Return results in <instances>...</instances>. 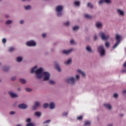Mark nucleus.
<instances>
[{
  "label": "nucleus",
  "instance_id": "f257e3e1",
  "mask_svg": "<svg viewBox=\"0 0 126 126\" xmlns=\"http://www.w3.org/2000/svg\"><path fill=\"white\" fill-rule=\"evenodd\" d=\"M34 72L37 78H42L43 76V80L44 81H48L50 79V73L48 72H43V69L42 68H38Z\"/></svg>",
  "mask_w": 126,
  "mask_h": 126
},
{
  "label": "nucleus",
  "instance_id": "f03ea898",
  "mask_svg": "<svg viewBox=\"0 0 126 126\" xmlns=\"http://www.w3.org/2000/svg\"><path fill=\"white\" fill-rule=\"evenodd\" d=\"M63 6L59 5L57 6L56 8V12H57L58 16H62V11H63Z\"/></svg>",
  "mask_w": 126,
  "mask_h": 126
},
{
  "label": "nucleus",
  "instance_id": "7ed1b4c3",
  "mask_svg": "<svg viewBox=\"0 0 126 126\" xmlns=\"http://www.w3.org/2000/svg\"><path fill=\"white\" fill-rule=\"evenodd\" d=\"M97 50L100 56H105L106 52L105 51V49H104V47L103 46H99L97 48Z\"/></svg>",
  "mask_w": 126,
  "mask_h": 126
},
{
  "label": "nucleus",
  "instance_id": "20e7f679",
  "mask_svg": "<svg viewBox=\"0 0 126 126\" xmlns=\"http://www.w3.org/2000/svg\"><path fill=\"white\" fill-rule=\"evenodd\" d=\"M116 39L117 42L113 46V49H116V48H117V47L119 46V44H120V43L121 42V36H120L119 34L116 35Z\"/></svg>",
  "mask_w": 126,
  "mask_h": 126
},
{
  "label": "nucleus",
  "instance_id": "39448f33",
  "mask_svg": "<svg viewBox=\"0 0 126 126\" xmlns=\"http://www.w3.org/2000/svg\"><path fill=\"white\" fill-rule=\"evenodd\" d=\"M99 36H100L101 39L103 40H108V38L110 37L109 35H105L104 32H100L99 33Z\"/></svg>",
  "mask_w": 126,
  "mask_h": 126
},
{
  "label": "nucleus",
  "instance_id": "423d86ee",
  "mask_svg": "<svg viewBox=\"0 0 126 126\" xmlns=\"http://www.w3.org/2000/svg\"><path fill=\"white\" fill-rule=\"evenodd\" d=\"M27 46L28 47H33L36 45V42H34V41L31 40L26 42Z\"/></svg>",
  "mask_w": 126,
  "mask_h": 126
},
{
  "label": "nucleus",
  "instance_id": "0eeeda50",
  "mask_svg": "<svg viewBox=\"0 0 126 126\" xmlns=\"http://www.w3.org/2000/svg\"><path fill=\"white\" fill-rule=\"evenodd\" d=\"M67 82L70 84H74V82H75V79L73 77L69 78L67 80Z\"/></svg>",
  "mask_w": 126,
  "mask_h": 126
},
{
  "label": "nucleus",
  "instance_id": "6e6552de",
  "mask_svg": "<svg viewBox=\"0 0 126 126\" xmlns=\"http://www.w3.org/2000/svg\"><path fill=\"white\" fill-rule=\"evenodd\" d=\"M40 106V103L38 101H35L34 103V105H33L32 107V110H36L37 107Z\"/></svg>",
  "mask_w": 126,
  "mask_h": 126
},
{
  "label": "nucleus",
  "instance_id": "1a4fd4ad",
  "mask_svg": "<svg viewBox=\"0 0 126 126\" xmlns=\"http://www.w3.org/2000/svg\"><path fill=\"white\" fill-rule=\"evenodd\" d=\"M18 108H19V109H26L27 108V105L25 104H21L18 105Z\"/></svg>",
  "mask_w": 126,
  "mask_h": 126
},
{
  "label": "nucleus",
  "instance_id": "9d476101",
  "mask_svg": "<svg viewBox=\"0 0 126 126\" xmlns=\"http://www.w3.org/2000/svg\"><path fill=\"white\" fill-rule=\"evenodd\" d=\"M103 2H106V3H111V0H100L99 1V4H101Z\"/></svg>",
  "mask_w": 126,
  "mask_h": 126
},
{
  "label": "nucleus",
  "instance_id": "9b49d317",
  "mask_svg": "<svg viewBox=\"0 0 126 126\" xmlns=\"http://www.w3.org/2000/svg\"><path fill=\"white\" fill-rule=\"evenodd\" d=\"M8 93L11 96V98H16V97H17V94L12 93V92H9Z\"/></svg>",
  "mask_w": 126,
  "mask_h": 126
},
{
  "label": "nucleus",
  "instance_id": "f8f14e48",
  "mask_svg": "<svg viewBox=\"0 0 126 126\" xmlns=\"http://www.w3.org/2000/svg\"><path fill=\"white\" fill-rule=\"evenodd\" d=\"M55 68L59 71V72L62 71V69H61V67H60V65L58 63H55Z\"/></svg>",
  "mask_w": 126,
  "mask_h": 126
},
{
  "label": "nucleus",
  "instance_id": "ddd939ff",
  "mask_svg": "<svg viewBox=\"0 0 126 126\" xmlns=\"http://www.w3.org/2000/svg\"><path fill=\"white\" fill-rule=\"evenodd\" d=\"M73 49H71L68 50H63V54H65L66 55H68V54H70L71 52H72Z\"/></svg>",
  "mask_w": 126,
  "mask_h": 126
},
{
  "label": "nucleus",
  "instance_id": "4468645a",
  "mask_svg": "<svg viewBox=\"0 0 126 126\" xmlns=\"http://www.w3.org/2000/svg\"><path fill=\"white\" fill-rule=\"evenodd\" d=\"M55 106L56 105L55 103L53 102H51L49 105V107L50 109H54Z\"/></svg>",
  "mask_w": 126,
  "mask_h": 126
},
{
  "label": "nucleus",
  "instance_id": "2eb2a0df",
  "mask_svg": "<svg viewBox=\"0 0 126 126\" xmlns=\"http://www.w3.org/2000/svg\"><path fill=\"white\" fill-rule=\"evenodd\" d=\"M104 106L107 109H109V110H111V109H112V106H111L109 103H105Z\"/></svg>",
  "mask_w": 126,
  "mask_h": 126
},
{
  "label": "nucleus",
  "instance_id": "dca6fc26",
  "mask_svg": "<svg viewBox=\"0 0 126 126\" xmlns=\"http://www.w3.org/2000/svg\"><path fill=\"white\" fill-rule=\"evenodd\" d=\"M42 114L41 113V112H34V115L36 116V117H41Z\"/></svg>",
  "mask_w": 126,
  "mask_h": 126
},
{
  "label": "nucleus",
  "instance_id": "f3484780",
  "mask_svg": "<svg viewBox=\"0 0 126 126\" xmlns=\"http://www.w3.org/2000/svg\"><path fill=\"white\" fill-rule=\"evenodd\" d=\"M117 11L120 15H124V14H125V13L124 12V11H123V10L118 9Z\"/></svg>",
  "mask_w": 126,
  "mask_h": 126
},
{
  "label": "nucleus",
  "instance_id": "a211bd4d",
  "mask_svg": "<svg viewBox=\"0 0 126 126\" xmlns=\"http://www.w3.org/2000/svg\"><path fill=\"white\" fill-rule=\"evenodd\" d=\"M36 68H37V66H34L33 67H32L31 69V73H34V72H35V69H36Z\"/></svg>",
  "mask_w": 126,
  "mask_h": 126
},
{
  "label": "nucleus",
  "instance_id": "6ab92c4d",
  "mask_svg": "<svg viewBox=\"0 0 126 126\" xmlns=\"http://www.w3.org/2000/svg\"><path fill=\"white\" fill-rule=\"evenodd\" d=\"M78 72L79 73H81L82 74V76H85V73H84V72L81 71V70L78 69Z\"/></svg>",
  "mask_w": 126,
  "mask_h": 126
},
{
  "label": "nucleus",
  "instance_id": "aec40b11",
  "mask_svg": "<svg viewBox=\"0 0 126 126\" xmlns=\"http://www.w3.org/2000/svg\"><path fill=\"white\" fill-rule=\"evenodd\" d=\"M22 61V58L20 57H18L16 58V61L18 62V63H20Z\"/></svg>",
  "mask_w": 126,
  "mask_h": 126
},
{
  "label": "nucleus",
  "instance_id": "412c9836",
  "mask_svg": "<svg viewBox=\"0 0 126 126\" xmlns=\"http://www.w3.org/2000/svg\"><path fill=\"white\" fill-rule=\"evenodd\" d=\"M19 81L23 84L26 83V80H25V79H20Z\"/></svg>",
  "mask_w": 126,
  "mask_h": 126
},
{
  "label": "nucleus",
  "instance_id": "4be33fe9",
  "mask_svg": "<svg viewBox=\"0 0 126 126\" xmlns=\"http://www.w3.org/2000/svg\"><path fill=\"white\" fill-rule=\"evenodd\" d=\"M96 26L97 28H100V27H102V24L101 23H97Z\"/></svg>",
  "mask_w": 126,
  "mask_h": 126
},
{
  "label": "nucleus",
  "instance_id": "5701e85b",
  "mask_svg": "<svg viewBox=\"0 0 126 126\" xmlns=\"http://www.w3.org/2000/svg\"><path fill=\"white\" fill-rule=\"evenodd\" d=\"M91 122L90 121H86L85 122V126H90Z\"/></svg>",
  "mask_w": 126,
  "mask_h": 126
},
{
  "label": "nucleus",
  "instance_id": "b1692460",
  "mask_svg": "<svg viewBox=\"0 0 126 126\" xmlns=\"http://www.w3.org/2000/svg\"><path fill=\"white\" fill-rule=\"evenodd\" d=\"M86 50H87V51H88V52H90V53H91V52H92L91 48H90V46H87L86 47Z\"/></svg>",
  "mask_w": 126,
  "mask_h": 126
},
{
  "label": "nucleus",
  "instance_id": "393cba45",
  "mask_svg": "<svg viewBox=\"0 0 126 126\" xmlns=\"http://www.w3.org/2000/svg\"><path fill=\"white\" fill-rule=\"evenodd\" d=\"M71 63V59H69L66 62H65V64H69Z\"/></svg>",
  "mask_w": 126,
  "mask_h": 126
},
{
  "label": "nucleus",
  "instance_id": "a878e982",
  "mask_svg": "<svg viewBox=\"0 0 126 126\" xmlns=\"http://www.w3.org/2000/svg\"><path fill=\"white\" fill-rule=\"evenodd\" d=\"M9 68L8 67H3V71H8Z\"/></svg>",
  "mask_w": 126,
  "mask_h": 126
},
{
  "label": "nucleus",
  "instance_id": "bb28decb",
  "mask_svg": "<svg viewBox=\"0 0 126 126\" xmlns=\"http://www.w3.org/2000/svg\"><path fill=\"white\" fill-rule=\"evenodd\" d=\"M48 107H49V104L48 103H44L43 105L44 109H46Z\"/></svg>",
  "mask_w": 126,
  "mask_h": 126
},
{
  "label": "nucleus",
  "instance_id": "cd10ccee",
  "mask_svg": "<svg viewBox=\"0 0 126 126\" xmlns=\"http://www.w3.org/2000/svg\"><path fill=\"white\" fill-rule=\"evenodd\" d=\"M85 17L88 19H91V18L92 17V16L87 14L85 15Z\"/></svg>",
  "mask_w": 126,
  "mask_h": 126
},
{
  "label": "nucleus",
  "instance_id": "c85d7f7f",
  "mask_svg": "<svg viewBox=\"0 0 126 126\" xmlns=\"http://www.w3.org/2000/svg\"><path fill=\"white\" fill-rule=\"evenodd\" d=\"M74 4L77 6H79V5L80 4V2L78 1H76L74 2Z\"/></svg>",
  "mask_w": 126,
  "mask_h": 126
},
{
  "label": "nucleus",
  "instance_id": "c756f323",
  "mask_svg": "<svg viewBox=\"0 0 126 126\" xmlns=\"http://www.w3.org/2000/svg\"><path fill=\"white\" fill-rule=\"evenodd\" d=\"M30 8H31V6L29 5L26 6H25V9H26V10H28V9H30Z\"/></svg>",
  "mask_w": 126,
  "mask_h": 126
},
{
  "label": "nucleus",
  "instance_id": "7c9ffc66",
  "mask_svg": "<svg viewBox=\"0 0 126 126\" xmlns=\"http://www.w3.org/2000/svg\"><path fill=\"white\" fill-rule=\"evenodd\" d=\"M8 51L11 53V52H13V51H14V48H13V47H10L8 49Z\"/></svg>",
  "mask_w": 126,
  "mask_h": 126
},
{
  "label": "nucleus",
  "instance_id": "2f4dec72",
  "mask_svg": "<svg viewBox=\"0 0 126 126\" xmlns=\"http://www.w3.org/2000/svg\"><path fill=\"white\" fill-rule=\"evenodd\" d=\"M78 29H79V27L78 26H76L73 28V30H74V31H76Z\"/></svg>",
  "mask_w": 126,
  "mask_h": 126
},
{
  "label": "nucleus",
  "instance_id": "473e14b6",
  "mask_svg": "<svg viewBox=\"0 0 126 126\" xmlns=\"http://www.w3.org/2000/svg\"><path fill=\"white\" fill-rule=\"evenodd\" d=\"M25 90L27 91V92H31V91H32V89L30 88H26Z\"/></svg>",
  "mask_w": 126,
  "mask_h": 126
},
{
  "label": "nucleus",
  "instance_id": "72a5a7b5",
  "mask_svg": "<svg viewBox=\"0 0 126 126\" xmlns=\"http://www.w3.org/2000/svg\"><path fill=\"white\" fill-rule=\"evenodd\" d=\"M51 123V120H47L43 122V124H49Z\"/></svg>",
  "mask_w": 126,
  "mask_h": 126
},
{
  "label": "nucleus",
  "instance_id": "f704fd0d",
  "mask_svg": "<svg viewBox=\"0 0 126 126\" xmlns=\"http://www.w3.org/2000/svg\"><path fill=\"white\" fill-rule=\"evenodd\" d=\"M87 5H88V7H90L91 8H93V5L90 3H88Z\"/></svg>",
  "mask_w": 126,
  "mask_h": 126
},
{
  "label": "nucleus",
  "instance_id": "c9c22d12",
  "mask_svg": "<svg viewBox=\"0 0 126 126\" xmlns=\"http://www.w3.org/2000/svg\"><path fill=\"white\" fill-rule=\"evenodd\" d=\"M82 119H83V117H82V116H80L77 117V120H78L79 121H81Z\"/></svg>",
  "mask_w": 126,
  "mask_h": 126
},
{
  "label": "nucleus",
  "instance_id": "e433bc0d",
  "mask_svg": "<svg viewBox=\"0 0 126 126\" xmlns=\"http://www.w3.org/2000/svg\"><path fill=\"white\" fill-rule=\"evenodd\" d=\"M105 47L106 48H109V47H110V43L106 42V43H105Z\"/></svg>",
  "mask_w": 126,
  "mask_h": 126
},
{
  "label": "nucleus",
  "instance_id": "4c0bfd02",
  "mask_svg": "<svg viewBox=\"0 0 126 126\" xmlns=\"http://www.w3.org/2000/svg\"><path fill=\"white\" fill-rule=\"evenodd\" d=\"M26 126H34V125L31 123H29L27 124Z\"/></svg>",
  "mask_w": 126,
  "mask_h": 126
},
{
  "label": "nucleus",
  "instance_id": "58836bf2",
  "mask_svg": "<svg viewBox=\"0 0 126 126\" xmlns=\"http://www.w3.org/2000/svg\"><path fill=\"white\" fill-rule=\"evenodd\" d=\"M11 22H12L11 20H8L6 22V24L7 25L10 24Z\"/></svg>",
  "mask_w": 126,
  "mask_h": 126
},
{
  "label": "nucleus",
  "instance_id": "ea45409f",
  "mask_svg": "<svg viewBox=\"0 0 126 126\" xmlns=\"http://www.w3.org/2000/svg\"><path fill=\"white\" fill-rule=\"evenodd\" d=\"M2 43H3V44L6 43V39L3 38L2 40Z\"/></svg>",
  "mask_w": 126,
  "mask_h": 126
},
{
  "label": "nucleus",
  "instance_id": "a19ab883",
  "mask_svg": "<svg viewBox=\"0 0 126 126\" xmlns=\"http://www.w3.org/2000/svg\"><path fill=\"white\" fill-rule=\"evenodd\" d=\"M26 121L27 123H30V122H31V119L30 118H28Z\"/></svg>",
  "mask_w": 126,
  "mask_h": 126
},
{
  "label": "nucleus",
  "instance_id": "79ce46f5",
  "mask_svg": "<svg viewBox=\"0 0 126 126\" xmlns=\"http://www.w3.org/2000/svg\"><path fill=\"white\" fill-rule=\"evenodd\" d=\"M49 83L50 84H55V81H54L53 80H50V81H49Z\"/></svg>",
  "mask_w": 126,
  "mask_h": 126
},
{
  "label": "nucleus",
  "instance_id": "37998d69",
  "mask_svg": "<svg viewBox=\"0 0 126 126\" xmlns=\"http://www.w3.org/2000/svg\"><path fill=\"white\" fill-rule=\"evenodd\" d=\"M64 25L68 26L69 25V21H67L65 23H64Z\"/></svg>",
  "mask_w": 126,
  "mask_h": 126
},
{
  "label": "nucleus",
  "instance_id": "c03bdc74",
  "mask_svg": "<svg viewBox=\"0 0 126 126\" xmlns=\"http://www.w3.org/2000/svg\"><path fill=\"white\" fill-rule=\"evenodd\" d=\"M68 115V112H66L64 113V116L65 117H67V115Z\"/></svg>",
  "mask_w": 126,
  "mask_h": 126
},
{
  "label": "nucleus",
  "instance_id": "a18cd8bd",
  "mask_svg": "<svg viewBox=\"0 0 126 126\" xmlns=\"http://www.w3.org/2000/svg\"><path fill=\"white\" fill-rule=\"evenodd\" d=\"M46 36H47V34H46V33H43V34H42V37L43 38H45V37H46Z\"/></svg>",
  "mask_w": 126,
  "mask_h": 126
},
{
  "label": "nucleus",
  "instance_id": "49530a36",
  "mask_svg": "<svg viewBox=\"0 0 126 126\" xmlns=\"http://www.w3.org/2000/svg\"><path fill=\"white\" fill-rule=\"evenodd\" d=\"M15 114V112L14 111H11L10 112V115H14Z\"/></svg>",
  "mask_w": 126,
  "mask_h": 126
},
{
  "label": "nucleus",
  "instance_id": "de8ad7c7",
  "mask_svg": "<svg viewBox=\"0 0 126 126\" xmlns=\"http://www.w3.org/2000/svg\"><path fill=\"white\" fill-rule=\"evenodd\" d=\"M118 94H114V98H117V97H118Z\"/></svg>",
  "mask_w": 126,
  "mask_h": 126
},
{
  "label": "nucleus",
  "instance_id": "09e8293b",
  "mask_svg": "<svg viewBox=\"0 0 126 126\" xmlns=\"http://www.w3.org/2000/svg\"><path fill=\"white\" fill-rule=\"evenodd\" d=\"M15 79H16V77H13L11 78V80H15Z\"/></svg>",
  "mask_w": 126,
  "mask_h": 126
},
{
  "label": "nucleus",
  "instance_id": "8fccbe9b",
  "mask_svg": "<svg viewBox=\"0 0 126 126\" xmlns=\"http://www.w3.org/2000/svg\"><path fill=\"white\" fill-rule=\"evenodd\" d=\"M20 24H23V23H24V21H23V20H21V21H20Z\"/></svg>",
  "mask_w": 126,
  "mask_h": 126
},
{
  "label": "nucleus",
  "instance_id": "3c124183",
  "mask_svg": "<svg viewBox=\"0 0 126 126\" xmlns=\"http://www.w3.org/2000/svg\"><path fill=\"white\" fill-rule=\"evenodd\" d=\"M71 44H74V40H71L70 41Z\"/></svg>",
  "mask_w": 126,
  "mask_h": 126
},
{
  "label": "nucleus",
  "instance_id": "603ef678",
  "mask_svg": "<svg viewBox=\"0 0 126 126\" xmlns=\"http://www.w3.org/2000/svg\"><path fill=\"white\" fill-rule=\"evenodd\" d=\"M122 72L123 73H125V72H126V69H125V70H122Z\"/></svg>",
  "mask_w": 126,
  "mask_h": 126
},
{
  "label": "nucleus",
  "instance_id": "864d4df0",
  "mask_svg": "<svg viewBox=\"0 0 126 126\" xmlns=\"http://www.w3.org/2000/svg\"><path fill=\"white\" fill-rule=\"evenodd\" d=\"M76 77L77 79H79V75H76Z\"/></svg>",
  "mask_w": 126,
  "mask_h": 126
},
{
  "label": "nucleus",
  "instance_id": "5fc2aeb1",
  "mask_svg": "<svg viewBox=\"0 0 126 126\" xmlns=\"http://www.w3.org/2000/svg\"><path fill=\"white\" fill-rule=\"evenodd\" d=\"M124 67H126V62H125V63L123 65Z\"/></svg>",
  "mask_w": 126,
  "mask_h": 126
},
{
  "label": "nucleus",
  "instance_id": "6e6d98bb",
  "mask_svg": "<svg viewBox=\"0 0 126 126\" xmlns=\"http://www.w3.org/2000/svg\"><path fill=\"white\" fill-rule=\"evenodd\" d=\"M94 39V40H97V36L95 35Z\"/></svg>",
  "mask_w": 126,
  "mask_h": 126
},
{
  "label": "nucleus",
  "instance_id": "4d7b16f0",
  "mask_svg": "<svg viewBox=\"0 0 126 126\" xmlns=\"http://www.w3.org/2000/svg\"><path fill=\"white\" fill-rule=\"evenodd\" d=\"M123 93L125 94H126V90H125V91H123Z\"/></svg>",
  "mask_w": 126,
  "mask_h": 126
},
{
  "label": "nucleus",
  "instance_id": "13d9d810",
  "mask_svg": "<svg viewBox=\"0 0 126 126\" xmlns=\"http://www.w3.org/2000/svg\"><path fill=\"white\" fill-rule=\"evenodd\" d=\"M16 126H21V125L18 124V125H17Z\"/></svg>",
  "mask_w": 126,
  "mask_h": 126
},
{
  "label": "nucleus",
  "instance_id": "bf43d9fd",
  "mask_svg": "<svg viewBox=\"0 0 126 126\" xmlns=\"http://www.w3.org/2000/svg\"><path fill=\"white\" fill-rule=\"evenodd\" d=\"M121 117H123L124 116V114H120Z\"/></svg>",
  "mask_w": 126,
  "mask_h": 126
},
{
  "label": "nucleus",
  "instance_id": "052dcab7",
  "mask_svg": "<svg viewBox=\"0 0 126 126\" xmlns=\"http://www.w3.org/2000/svg\"><path fill=\"white\" fill-rule=\"evenodd\" d=\"M22 0V1H25V0Z\"/></svg>",
  "mask_w": 126,
  "mask_h": 126
},
{
  "label": "nucleus",
  "instance_id": "680f3d73",
  "mask_svg": "<svg viewBox=\"0 0 126 126\" xmlns=\"http://www.w3.org/2000/svg\"><path fill=\"white\" fill-rule=\"evenodd\" d=\"M6 17H8V15L6 16Z\"/></svg>",
  "mask_w": 126,
  "mask_h": 126
},
{
  "label": "nucleus",
  "instance_id": "e2e57ef3",
  "mask_svg": "<svg viewBox=\"0 0 126 126\" xmlns=\"http://www.w3.org/2000/svg\"><path fill=\"white\" fill-rule=\"evenodd\" d=\"M62 53H63V51H62Z\"/></svg>",
  "mask_w": 126,
  "mask_h": 126
},
{
  "label": "nucleus",
  "instance_id": "0e129e2a",
  "mask_svg": "<svg viewBox=\"0 0 126 126\" xmlns=\"http://www.w3.org/2000/svg\"><path fill=\"white\" fill-rule=\"evenodd\" d=\"M0 64H1V63H0Z\"/></svg>",
  "mask_w": 126,
  "mask_h": 126
}]
</instances>
